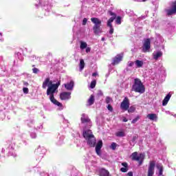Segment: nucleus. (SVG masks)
<instances>
[{"label": "nucleus", "mask_w": 176, "mask_h": 176, "mask_svg": "<svg viewBox=\"0 0 176 176\" xmlns=\"http://www.w3.org/2000/svg\"><path fill=\"white\" fill-rule=\"evenodd\" d=\"M132 90L135 93H140V94L145 93V87L140 78L134 79Z\"/></svg>", "instance_id": "3"}, {"label": "nucleus", "mask_w": 176, "mask_h": 176, "mask_svg": "<svg viewBox=\"0 0 176 176\" xmlns=\"http://www.w3.org/2000/svg\"><path fill=\"white\" fill-rule=\"evenodd\" d=\"M117 146H118V144L116 142H113V143H111V145L110 146V148L113 151H115L116 149Z\"/></svg>", "instance_id": "29"}, {"label": "nucleus", "mask_w": 176, "mask_h": 176, "mask_svg": "<svg viewBox=\"0 0 176 176\" xmlns=\"http://www.w3.org/2000/svg\"><path fill=\"white\" fill-rule=\"evenodd\" d=\"M167 115H173L170 111H165Z\"/></svg>", "instance_id": "46"}, {"label": "nucleus", "mask_w": 176, "mask_h": 176, "mask_svg": "<svg viewBox=\"0 0 176 176\" xmlns=\"http://www.w3.org/2000/svg\"><path fill=\"white\" fill-rule=\"evenodd\" d=\"M16 56H17V57H18V58H19V60H23V56L21 55V54L20 52H18V53L16 54Z\"/></svg>", "instance_id": "36"}, {"label": "nucleus", "mask_w": 176, "mask_h": 176, "mask_svg": "<svg viewBox=\"0 0 176 176\" xmlns=\"http://www.w3.org/2000/svg\"><path fill=\"white\" fill-rule=\"evenodd\" d=\"M135 138H137L135 136L133 138V141H135Z\"/></svg>", "instance_id": "52"}, {"label": "nucleus", "mask_w": 176, "mask_h": 176, "mask_svg": "<svg viewBox=\"0 0 176 176\" xmlns=\"http://www.w3.org/2000/svg\"><path fill=\"white\" fill-rule=\"evenodd\" d=\"M81 122L84 126H86L89 129V127H91L92 123L91 120L89 119V116L83 113L81 116Z\"/></svg>", "instance_id": "7"}, {"label": "nucleus", "mask_w": 176, "mask_h": 176, "mask_svg": "<svg viewBox=\"0 0 176 176\" xmlns=\"http://www.w3.org/2000/svg\"><path fill=\"white\" fill-rule=\"evenodd\" d=\"M83 137L84 138H85L87 144L89 145V146L92 148H94V146H96L97 140H96L94 135H93V132H91V130H83Z\"/></svg>", "instance_id": "2"}, {"label": "nucleus", "mask_w": 176, "mask_h": 176, "mask_svg": "<svg viewBox=\"0 0 176 176\" xmlns=\"http://www.w3.org/2000/svg\"><path fill=\"white\" fill-rule=\"evenodd\" d=\"M153 174H155V161H151L148 166L147 176H153Z\"/></svg>", "instance_id": "11"}, {"label": "nucleus", "mask_w": 176, "mask_h": 176, "mask_svg": "<svg viewBox=\"0 0 176 176\" xmlns=\"http://www.w3.org/2000/svg\"><path fill=\"white\" fill-rule=\"evenodd\" d=\"M176 13V1L172 4V9L167 10V15L171 16V14H175Z\"/></svg>", "instance_id": "15"}, {"label": "nucleus", "mask_w": 176, "mask_h": 176, "mask_svg": "<svg viewBox=\"0 0 176 176\" xmlns=\"http://www.w3.org/2000/svg\"><path fill=\"white\" fill-rule=\"evenodd\" d=\"M64 142V136L59 135V140L57 142V145H63Z\"/></svg>", "instance_id": "28"}, {"label": "nucleus", "mask_w": 176, "mask_h": 176, "mask_svg": "<svg viewBox=\"0 0 176 176\" xmlns=\"http://www.w3.org/2000/svg\"><path fill=\"white\" fill-rule=\"evenodd\" d=\"M83 68H85V60L83 59H80L79 64V69L80 72L83 71Z\"/></svg>", "instance_id": "23"}, {"label": "nucleus", "mask_w": 176, "mask_h": 176, "mask_svg": "<svg viewBox=\"0 0 176 176\" xmlns=\"http://www.w3.org/2000/svg\"><path fill=\"white\" fill-rule=\"evenodd\" d=\"M149 50H151V39L147 38L144 40V42L143 43L142 52L143 53H148Z\"/></svg>", "instance_id": "8"}, {"label": "nucleus", "mask_w": 176, "mask_h": 176, "mask_svg": "<svg viewBox=\"0 0 176 176\" xmlns=\"http://www.w3.org/2000/svg\"><path fill=\"white\" fill-rule=\"evenodd\" d=\"M87 23V19L84 18L82 20V25H86Z\"/></svg>", "instance_id": "40"}, {"label": "nucleus", "mask_w": 176, "mask_h": 176, "mask_svg": "<svg viewBox=\"0 0 176 176\" xmlns=\"http://www.w3.org/2000/svg\"><path fill=\"white\" fill-rule=\"evenodd\" d=\"M91 21L94 24L93 27L94 34L95 35H100V34H102V28H101V20L98 18H91Z\"/></svg>", "instance_id": "4"}, {"label": "nucleus", "mask_w": 176, "mask_h": 176, "mask_svg": "<svg viewBox=\"0 0 176 176\" xmlns=\"http://www.w3.org/2000/svg\"><path fill=\"white\" fill-rule=\"evenodd\" d=\"M74 81L72 80L69 82L64 84V86H65L66 90L72 91V90H74Z\"/></svg>", "instance_id": "18"}, {"label": "nucleus", "mask_w": 176, "mask_h": 176, "mask_svg": "<svg viewBox=\"0 0 176 176\" xmlns=\"http://www.w3.org/2000/svg\"><path fill=\"white\" fill-rule=\"evenodd\" d=\"M94 104V96L91 95L88 100V105H93Z\"/></svg>", "instance_id": "27"}, {"label": "nucleus", "mask_w": 176, "mask_h": 176, "mask_svg": "<svg viewBox=\"0 0 176 176\" xmlns=\"http://www.w3.org/2000/svg\"><path fill=\"white\" fill-rule=\"evenodd\" d=\"M23 85H24L25 86H28V82H23Z\"/></svg>", "instance_id": "49"}, {"label": "nucleus", "mask_w": 176, "mask_h": 176, "mask_svg": "<svg viewBox=\"0 0 176 176\" xmlns=\"http://www.w3.org/2000/svg\"><path fill=\"white\" fill-rule=\"evenodd\" d=\"M106 102L107 104H110V102H112V98H111L110 97H107L106 98Z\"/></svg>", "instance_id": "33"}, {"label": "nucleus", "mask_w": 176, "mask_h": 176, "mask_svg": "<svg viewBox=\"0 0 176 176\" xmlns=\"http://www.w3.org/2000/svg\"><path fill=\"white\" fill-rule=\"evenodd\" d=\"M0 41L2 42L3 41V38H0Z\"/></svg>", "instance_id": "54"}, {"label": "nucleus", "mask_w": 176, "mask_h": 176, "mask_svg": "<svg viewBox=\"0 0 176 176\" xmlns=\"http://www.w3.org/2000/svg\"><path fill=\"white\" fill-rule=\"evenodd\" d=\"M139 120H140V117L138 116V117H136L135 119H133V120H132V123H133V124L137 123V122H138Z\"/></svg>", "instance_id": "35"}, {"label": "nucleus", "mask_w": 176, "mask_h": 176, "mask_svg": "<svg viewBox=\"0 0 176 176\" xmlns=\"http://www.w3.org/2000/svg\"><path fill=\"white\" fill-rule=\"evenodd\" d=\"M101 41H105V38L102 37Z\"/></svg>", "instance_id": "51"}, {"label": "nucleus", "mask_w": 176, "mask_h": 176, "mask_svg": "<svg viewBox=\"0 0 176 176\" xmlns=\"http://www.w3.org/2000/svg\"><path fill=\"white\" fill-rule=\"evenodd\" d=\"M92 76H97V73H93Z\"/></svg>", "instance_id": "50"}, {"label": "nucleus", "mask_w": 176, "mask_h": 176, "mask_svg": "<svg viewBox=\"0 0 176 176\" xmlns=\"http://www.w3.org/2000/svg\"><path fill=\"white\" fill-rule=\"evenodd\" d=\"M174 116L176 118V114H175Z\"/></svg>", "instance_id": "56"}, {"label": "nucleus", "mask_w": 176, "mask_h": 176, "mask_svg": "<svg viewBox=\"0 0 176 176\" xmlns=\"http://www.w3.org/2000/svg\"><path fill=\"white\" fill-rule=\"evenodd\" d=\"M123 60V54H118L113 59L112 65H118L120 61Z\"/></svg>", "instance_id": "13"}, {"label": "nucleus", "mask_w": 176, "mask_h": 176, "mask_svg": "<svg viewBox=\"0 0 176 176\" xmlns=\"http://www.w3.org/2000/svg\"><path fill=\"white\" fill-rule=\"evenodd\" d=\"M101 148H102V140H99L96 146V152L98 156L101 155Z\"/></svg>", "instance_id": "14"}, {"label": "nucleus", "mask_w": 176, "mask_h": 176, "mask_svg": "<svg viewBox=\"0 0 176 176\" xmlns=\"http://www.w3.org/2000/svg\"><path fill=\"white\" fill-rule=\"evenodd\" d=\"M116 137H126V133L123 131H118L116 133Z\"/></svg>", "instance_id": "26"}, {"label": "nucleus", "mask_w": 176, "mask_h": 176, "mask_svg": "<svg viewBox=\"0 0 176 176\" xmlns=\"http://www.w3.org/2000/svg\"><path fill=\"white\" fill-rule=\"evenodd\" d=\"M116 24H122V17L118 16L116 20Z\"/></svg>", "instance_id": "32"}, {"label": "nucleus", "mask_w": 176, "mask_h": 176, "mask_svg": "<svg viewBox=\"0 0 176 176\" xmlns=\"http://www.w3.org/2000/svg\"><path fill=\"white\" fill-rule=\"evenodd\" d=\"M170 98H171V94L169 92L164 98V99L162 101V105L163 107H166L167 104H168V101H170Z\"/></svg>", "instance_id": "19"}, {"label": "nucleus", "mask_w": 176, "mask_h": 176, "mask_svg": "<svg viewBox=\"0 0 176 176\" xmlns=\"http://www.w3.org/2000/svg\"><path fill=\"white\" fill-rule=\"evenodd\" d=\"M107 109L110 111V112H112V111H113V109L112 108V106L111 104H108Z\"/></svg>", "instance_id": "39"}, {"label": "nucleus", "mask_w": 176, "mask_h": 176, "mask_svg": "<svg viewBox=\"0 0 176 176\" xmlns=\"http://www.w3.org/2000/svg\"><path fill=\"white\" fill-rule=\"evenodd\" d=\"M23 93H24L25 94H28V91H29L28 88L24 87V88L23 89Z\"/></svg>", "instance_id": "37"}, {"label": "nucleus", "mask_w": 176, "mask_h": 176, "mask_svg": "<svg viewBox=\"0 0 176 176\" xmlns=\"http://www.w3.org/2000/svg\"><path fill=\"white\" fill-rule=\"evenodd\" d=\"M31 138H36V133H30Z\"/></svg>", "instance_id": "42"}, {"label": "nucleus", "mask_w": 176, "mask_h": 176, "mask_svg": "<svg viewBox=\"0 0 176 176\" xmlns=\"http://www.w3.org/2000/svg\"><path fill=\"white\" fill-rule=\"evenodd\" d=\"M127 168H120V171H122V173H127Z\"/></svg>", "instance_id": "43"}, {"label": "nucleus", "mask_w": 176, "mask_h": 176, "mask_svg": "<svg viewBox=\"0 0 176 176\" xmlns=\"http://www.w3.org/2000/svg\"><path fill=\"white\" fill-rule=\"evenodd\" d=\"M35 153H36V155H41V157H43V155H45V153H46V149L44 148V147L39 146L35 151Z\"/></svg>", "instance_id": "16"}, {"label": "nucleus", "mask_w": 176, "mask_h": 176, "mask_svg": "<svg viewBox=\"0 0 176 176\" xmlns=\"http://www.w3.org/2000/svg\"><path fill=\"white\" fill-rule=\"evenodd\" d=\"M162 56H163V52L160 51L154 52L153 53V57L154 60H155L156 61L157 60H159V58H160Z\"/></svg>", "instance_id": "17"}, {"label": "nucleus", "mask_w": 176, "mask_h": 176, "mask_svg": "<svg viewBox=\"0 0 176 176\" xmlns=\"http://www.w3.org/2000/svg\"><path fill=\"white\" fill-rule=\"evenodd\" d=\"M60 98L63 101H68V100H71V92H62L60 94Z\"/></svg>", "instance_id": "12"}, {"label": "nucleus", "mask_w": 176, "mask_h": 176, "mask_svg": "<svg viewBox=\"0 0 176 176\" xmlns=\"http://www.w3.org/2000/svg\"><path fill=\"white\" fill-rule=\"evenodd\" d=\"M127 176H133V172H129Z\"/></svg>", "instance_id": "47"}, {"label": "nucleus", "mask_w": 176, "mask_h": 176, "mask_svg": "<svg viewBox=\"0 0 176 176\" xmlns=\"http://www.w3.org/2000/svg\"><path fill=\"white\" fill-rule=\"evenodd\" d=\"M131 157L132 160L139 162V164H140V166H141L142 164V161L145 158V155H144L143 153H140L138 155V152H134L131 154Z\"/></svg>", "instance_id": "5"}, {"label": "nucleus", "mask_w": 176, "mask_h": 176, "mask_svg": "<svg viewBox=\"0 0 176 176\" xmlns=\"http://www.w3.org/2000/svg\"><path fill=\"white\" fill-rule=\"evenodd\" d=\"M87 47V43L84 41H80V48L81 50H85Z\"/></svg>", "instance_id": "24"}, {"label": "nucleus", "mask_w": 176, "mask_h": 176, "mask_svg": "<svg viewBox=\"0 0 176 176\" xmlns=\"http://www.w3.org/2000/svg\"><path fill=\"white\" fill-rule=\"evenodd\" d=\"M120 108L124 111H127L129 108H130V100H129L127 97L124 98L123 101L121 102Z\"/></svg>", "instance_id": "9"}, {"label": "nucleus", "mask_w": 176, "mask_h": 176, "mask_svg": "<svg viewBox=\"0 0 176 176\" xmlns=\"http://www.w3.org/2000/svg\"><path fill=\"white\" fill-rule=\"evenodd\" d=\"M99 174L100 176H109V171L104 168H102L100 170Z\"/></svg>", "instance_id": "20"}, {"label": "nucleus", "mask_w": 176, "mask_h": 176, "mask_svg": "<svg viewBox=\"0 0 176 176\" xmlns=\"http://www.w3.org/2000/svg\"><path fill=\"white\" fill-rule=\"evenodd\" d=\"M135 64V62L129 61L128 62L129 67H133Z\"/></svg>", "instance_id": "38"}, {"label": "nucleus", "mask_w": 176, "mask_h": 176, "mask_svg": "<svg viewBox=\"0 0 176 176\" xmlns=\"http://www.w3.org/2000/svg\"><path fill=\"white\" fill-rule=\"evenodd\" d=\"M41 129H43V126L42 125H40L38 127L36 128L37 130H41Z\"/></svg>", "instance_id": "45"}, {"label": "nucleus", "mask_w": 176, "mask_h": 176, "mask_svg": "<svg viewBox=\"0 0 176 176\" xmlns=\"http://www.w3.org/2000/svg\"><path fill=\"white\" fill-rule=\"evenodd\" d=\"M135 65H136V67L138 68H141V67H142V65H144V61L140 60H136L135 61Z\"/></svg>", "instance_id": "22"}, {"label": "nucleus", "mask_w": 176, "mask_h": 176, "mask_svg": "<svg viewBox=\"0 0 176 176\" xmlns=\"http://www.w3.org/2000/svg\"><path fill=\"white\" fill-rule=\"evenodd\" d=\"M159 176H164V175H159Z\"/></svg>", "instance_id": "57"}, {"label": "nucleus", "mask_w": 176, "mask_h": 176, "mask_svg": "<svg viewBox=\"0 0 176 176\" xmlns=\"http://www.w3.org/2000/svg\"><path fill=\"white\" fill-rule=\"evenodd\" d=\"M32 72H33V74H38V72H39V69L34 67L32 69Z\"/></svg>", "instance_id": "34"}, {"label": "nucleus", "mask_w": 176, "mask_h": 176, "mask_svg": "<svg viewBox=\"0 0 176 176\" xmlns=\"http://www.w3.org/2000/svg\"><path fill=\"white\" fill-rule=\"evenodd\" d=\"M127 111L129 113H133V112L135 111V107H134V106H132L129 109H128Z\"/></svg>", "instance_id": "31"}, {"label": "nucleus", "mask_w": 176, "mask_h": 176, "mask_svg": "<svg viewBox=\"0 0 176 176\" xmlns=\"http://www.w3.org/2000/svg\"><path fill=\"white\" fill-rule=\"evenodd\" d=\"M49 2H50V0H39V5L43 6L45 10H47V12H49V10L51 9V6L49 5Z\"/></svg>", "instance_id": "10"}, {"label": "nucleus", "mask_w": 176, "mask_h": 176, "mask_svg": "<svg viewBox=\"0 0 176 176\" xmlns=\"http://www.w3.org/2000/svg\"><path fill=\"white\" fill-rule=\"evenodd\" d=\"M157 168L160 171L158 175H163V165L160 164H157Z\"/></svg>", "instance_id": "25"}, {"label": "nucleus", "mask_w": 176, "mask_h": 176, "mask_svg": "<svg viewBox=\"0 0 176 176\" xmlns=\"http://www.w3.org/2000/svg\"><path fill=\"white\" fill-rule=\"evenodd\" d=\"M96 83H97V82L96 81V80L91 81V85H90L91 89H94L96 87Z\"/></svg>", "instance_id": "30"}, {"label": "nucleus", "mask_w": 176, "mask_h": 176, "mask_svg": "<svg viewBox=\"0 0 176 176\" xmlns=\"http://www.w3.org/2000/svg\"><path fill=\"white\" fill-rule=\"evenodd\" d=\"M122 166H123V167H124L126 168H127V167H129V164H127V162H122Z\"/></svg>", "instance_id": "44"}, {"label": "nucleus", "mask_w": 176, "mask_h": 176, "mask_svg": "<svg viewBox=\"0 0 176 176\" xmlns=\"http://www.w3.org/2000/svg\"><path fill=\"white\" fill-rule=\"evenodd\" d=\"M58 86H60V81L56 84H53V81L50 80V78H47L43 82L42 87L43 89H46V87H48L47 89V96H50L51 102H52L54 105L58 107L59 111H62V109H64L63 104L54 98V94L56 93V90L58 89Z\"/></svg>", "instance_id": "1"}, {"label": "nucleus", "mask_w": 176, "mask_h": 176, "mask_svg": "<svg viewBox=\"0 0 176 176\" xmlns=\"http://www.w3.org/2000/svg\"><path fill=\"white\" fill-rule=\"evenodd\" d=\"M0 36H2V32H0Z\"/></svg>", "instance_id": "53"}, {"label": "nucleus", "mask_w": 176, "mask_h": 176, "mask_svg": "<svg viewBox=\"0 0 176 176\" xmlns=\"http://www.w3.org/2000/svg\"><path fill=\"white\" fill-rule=\"evenodd\" d=\"M109 14L110 16H113L112 17H111L108 21H107V27H109L110 30H109V34L111 35H112V34H113V26H112V23H113V20H115V19H116V14L112 12H109Z\"/></svg>", "instance_id": "6"}, {"label": "nucleus", "mask_w": 176, "mask_h": 176, "mask_svg": "<svg viewBox=\"0 0 176 176\" xmlns=\"http://www.w3.org/2000/svg\"><path fill=\"white\" fill-rule=\"evenodd\" d=\"M143 2H145V1H146V0H142Z\"/></svg>", "instance_id": "55"}, {"label": "nucleus", "mask_w": 176, "mask_h": 176, "mask_svg": "<svg viewBox=\"0 0 176 176\" xmlns=\"http://www.w3.org/2000/svg\"><path fill=\"white\" fill-rule=\"evenodd\" d=\"M91 50V48L90 47H87L85 48L86 53H90Z\"/></svg>", "instance_id": "41"}, {"label": "nucleus", "mask_w": 176, "mask_h": 176, "mask_svg": "<svg viewBox=\"0 0 176 176\" xmlns=\"http://www.w3.org/2000/svg\"><path fill=\"white\" fill-rule=\"evenodd\" d=\"M122 122H128L127 118H124L122 119Z\"/></svg>", "instance_id": "48"}, {"label": "nucleus", "mask_w": 176, "mask_h": 176, "mask_svg": "<svg viewBox=\"0 0 176 176\" xmlns=\"http://www.w3.org/2000/svg\"><path fill=\"white\" fill-rule=\"evenodd\" d=\"M147 118L150 120H156V119H157V116L155 113H149L147 115Z\"/></svg>", "instance_id": "21"}]
</instances>
